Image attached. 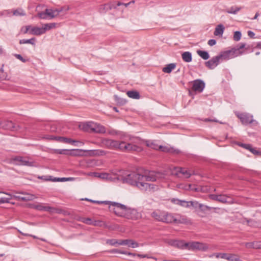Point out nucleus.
I'll return each instance as SVG.
<instances>
[{
  "label": "nucleus",
  "instance_id": "obj_1",
  "mask_svg": "<svg viewBox=\"0 0 261 261\" xmlns=\"http://www.w3.org/2000/svg\"><path fill=\"white\" fill-rule=\"evenodd\" d=\"M157 176L153 171H150L147 174L142 175L133 172L127 174L125 176L118 177V180H122L123 182L135 186L139 189L144 191H154L155 185L146 182V181H154Z\"/></svg>",
  "mask_w": 261,
  "mask_h": 261
},
{
  "label": "nucleus",
  "instance_id": "obj_2",
  "mask_svg": "<svg viewBox=\"0 0 261 261\" xmlns=\"http://www.w3.org/2000/svg\"><path fill=\"white\" fill-rule=\"evenodd\" d=\"M101 144L106 148L112 149H119L123 151H140L141 150V147L136 144L125 142H119L118 141L109 139H103L101 140Z\"/></svg>",
  "mask_w": 261,
  "mask_h": 261
},
{
  "label": "nucleus",
  "instance_id": "obj_3",
  "mask_svg": "<svg viewBox=\"0 0 261 261\" xmlns=\"http://www.w3.org/2000/svg\"><path fill=\"white\" fill-rule=\"evenodd\" d=\"M3 193L7 195L8 197H2L0 196V204L6 203L7 204V207L10 208H13L14 206L17 205L18 203L14 201H13V199L22 200V201H29L32 200L36 198V196L34 195L28 193L22 192L19 193V195H12L10 193L2 192Z\"/></svg>",
  "mask_w": 261,
  "mask_h": 261
},
{
  "label": "nucleus",
  "instance_id": "obj_4",
  "mask_svg": "<svg viewBox=\"0 0 261 261\" xmlns=\"http://www.w3.org/2000/svg\"><path fill=\"white\" fill-rule=\"evenodd\" d=\"M152 217L159 221L165 223H186L185 218L175 213H151Z\"/></svg>",
  "mask_w": 261,
  "mask_h": 261
},
{
  "label": "nucleus",
  "instance_id": "obj_5",
  "mask_svg": "<svg viewBox=\"0 0 261 261\" xmlns=\"http://www.w3.org/2000/svg\"><path fill=\"white\" fill-rule=\"evenodd\" d=\"M245 46V43H241L237 48H232L230 50L222 51L218 56L221 62L232 59L243 54L244 51H241V49L244 48Z\"/></svg>",
  "mask_w": 261,
  "mask_h": 261
},
{
  "label": "nucleus",
  "instance_id": "obj_6",
  "mask_svg": "<svg viewBox=\"0 0 261 261\" xmlns=\"http://www.w3.org/2000/svg\"><path fill=\"white\" fill-rule=\"evenodd\" d=\"M95 203H106L109 204V211H113V212H116V211H136L137 210L135 208L128 207L127 206L123 204L112 202V201H92Z\"/></svg>",
  "mask_w": 261,
  "mask_h": 261
},
{
  "label": "nucleus",
  "instance_id": "obj_7",
  "mask_svg": "<svg viewBox=\"0 0 261 261\" xmlns=\"http://www.w3.org/2000/svg\"><path fill=\"white\" fill-rule=\"evenodd\" d=\"M62 10L63 9L62 8L60 9H46L45 11L39 13L38 14V16L40 19H52L58 16L59 13L61 12Z\"/></svg>",
  "mask_w": 261,
  "mask_h": 261
},
{
  "label": "nucleus",
  "instance_id": "obj_8",
  "mask_svg": "<svg viewBox=\"0 0 261 261\" xmlns=\"http://www.w3.org/2000/svg\"><path fill=\"white\" fill-rule=\"evenodd\" d=\"M84 128L87 131L96 133H105L106 132V129L103 126L93 122H88L85 123Z\"/></svg>",
  "mask_w": 261,
  "mask_h": 261
},
{
  "label": "nucleus",
  "instance_id": "obj_9",
  "mask_svg": "<svg viewBox=\"0 0 261 261\" xmlns=\"http://www.w3.org/2000/svg\"><path fill=\"white\" fill-rule=\"evenodd\" d=\"M188 250H199L202 251H205L208 249V246L205 243L192 241L188 242Z\"/></svg>",
  "mask_w": 261,
  "mask_h": 261
},
{
  "label": "nucleus",
  "instance_id": "obj_10",
  "mask_svg": "<svg viewBox=\"0 0 261 261\" xmlns=\"http://www.w3.org/2000/svg\"><path fill=\"white\" fill-rule=\"evenodd\" d=\"M12 162L14 164L19 166H27L29 167L35 166V162L25 157H15L12 159Z\"/></svg>",
  "mask_w": 261,
  "mask_h": 261
},
{
  "label": "nucleus",
  "instance_id": "obj_11",
  "mask_svg": "<svg viewBox=\"0 0 261 261\" xmlns=\"http://www.w3.org/2000/svg\"><path fill=\"white\" fill-rule=\"evenodd\" d=\"M237 116L240 119L242 123L244 125H248L254 122L255 124H257V122L253 119V116L250 114L238 113Z\"/></svg>",
  "mask_w": 261,
  "mask_h": 261
},
{
  "label": "nucleus",
  "instance_id": "obj_12",
  "mask_svg": "<svg viewBox=\"0 0 261 261\" xmlns=\"http://www.w3.org/2000/svg\"><path fill=\"white\" fill-rule=\"evenodd\" d=\"M171 174L179 177L183 176L185 178H189L192 175V174L186 169L178 167H174L171 171Z\"/></svg>",
  "mask_w": 261,
  "mask_h": 261
},
{
  "label": "nucleus",
  "instance_id": "obj_13",
  "mask_svg": "<svg viewBox=\"0 0 261 261\" xmlns=\"http://www.w3.org/2000/svg\"><path fill=\"white\" fill-rule=\"evenodd\" d=\"M168 244L172 246L180 249L187 250L188 249V242H186L183 240H171L169 241Z\"/></svg>",
  "mask_w": 261,
  "mask_h": 261
},
{
  "label": "nucleus",
  "instance_id": "obj_14",
  "mask_svg": "<svg viewBox=\"0 0 261 261\" xmlns=\"http://www.w3.org/2000/svg\"><path fill=\"white\" fill-rule=\"evenodd\" d=\"M221 62L219 56L213 57L209 61L205 62V66L210 69H214Z\"/></svg>",
  "mask_w": 261,
  "mask_h": 261
},
{
  "label": "nucleus",
  "instance_id": "obj_15",
  "mask_svg": "<svg viewBox=\"0 0 261 261\" xmlns=\"http://www.w3.org/2000/svg\"><path fill=\"white\" fill-rule=\"evenodd\" d=\"M204 87L205 84L201 80H196L193 82L192 90L194 91L201 92Z\"/></svg>",
  "mask_w": 261,
  "mask_h": 261
},
{
  "label": "nucleus",
  "instance_id": "obj_16",
  "mask_svg": "<svg viewBox=\"0 0 261 261\" xmlns=\"http://www.w3.org/2000/svg\"><path fill=\"white\" fill-rule=\"evenodd\" d=\"M191 207L195 208V210H197V209H199L200 211H201L210 210L209 207L203 204L199 203L197 201H189V208Z\"/></svg>",
  "mask_w": 261,
  "mask_h": 261
},
{
  "label": "nucleus",
  "instance_id": "obj_17",
  "mask_svg": "<svg viewBox=\"0 0 261 261\" xmlns=\"http://www.w3.org/2000/svg\"><path fill=\"white\" fill-rule=\"evenodd\" d=\"M1 126L5 129L11 130H16L18 129L19 127L18 125H15L12 121H5L0 124Z\"/></svg>",
  "mask_w": 261,
  "mask_h": 261
},
{
  "label": "nucleus",
  "instance_id": "obj_18",
  "mask_svg": "<svg viewBox=\"0 0 261 261\" xmlns=\"http://www.w3.org/2000/svg\"><path fill=\"white\" fill-rule=\"evenodd\" d=\"M117 216L127 219L137 220L141 217V213H115Z\"/></svg>",
  "mask_w": 261,
  "mask_h": 261
},
{
  "label": "nucleus",
  "instance_id": "obj_19",
  "mask_svg": "<svg viewBox=\"0 0 261 261\" xmlns=\"http://www.w3.org/2000/svg\"><path fill=\"white\" fill-rule=\"evenodd\" d=\"M247 248L261 249V241H253L251 242L242 243Z\"/></svg>",
  "mask_w": 261,
  "mask_h": 261
},
{
  "label": "nucleus",
  "instance_id": "obj_20",
  "mask_svg": "<svg viewBox=\"0 0 261 261\" xmlns=\"http://www.w3.org/2000/svg\"><path fill=\"white\" fill-rule=\"evenodd\" d=\"M219 197L218 201L222 203L231 204L234 202V199L230 196L226 195H219Z\"/></svg>",
  "mask_w": 261,
  "mask_h": 261
},
{
  "label": "nucleus",
  "instance_id": "obj_21",
  "mask_svg": "<svg viewBox=\"0 0 261 261\" xmlns=\"http://www.w3.org/2000/svg\"><path fill=\"white\" fill-rule=\"evenodd\" d=\"M32 207L35 210L39 211H49L53 210L51 207L44 204H34Z\"/></svg>",
  "mask_w": 261,
  "mask_h": 261
},
{
  "label": "nucleus",
  "instance_id": "obj_22",
  "mask_svg": "<svg viewBox=\"0 0 261 261\" xmlns=\"http://www.w3.org/2000/svg\"><path fill=\"white\" fill-rule=\"evenodd\" d=\"M82 221L87 224L93 225L94 226H101L103 224V222L101 221H93L91 219L89 218H83Z\"/></svg>",
  "mask_w": 261,
  "mask_h": 261
},
{
  "label": "nucleus",
  "instance_id": "obj_23",
  "mask_svg": "<svg viewBox=\"0 0 261 261\" xmlns=\"http://www.w3.org/2000/svg\"><path fill=\"white\" fill-rule=\"evenodd\" d=\"M171 202L173 203L180 205L182 207L189 208V201L180 200L178 199L173 198Z\"/></svg>",
  "mask_w": 261,
  "mask_h": 261
},
{
  "label": "nucleus",
  "instance_id": "obj_24",
  "mask_svg": "<svg viewBox=\"0 0 261 261\" xmlns=\"http://www.w3.org/2000/svg\"><path fill=\"white\" fill-rule=\"evenodd\" d=\"M52 139L56 140L57 141L65 143L73 144L76 142L75 140L64 137H54Z\"/></svg>",
  "mask_w": 261,
  "mask_h": 261
},
{
  "label": "nucleus",
  "instance_id": "obj_25",
  "mask_svg": "<svg viewBox=\"0 0 261 261\" xmlns=\"http://www.w3.org/2000/svg\"><path fill=\"white\" fill-rule=\"evenodd\" d=\"M124 5L125 6V7L127 6L129 4L127 3V4H124L122 3H120V2H118L116 5H115L114 4H105L103 5H102L100 7V9H103V10H111L113 8H115L116 9L117 8V7L118 6H120L121 5Z\"/></svg>",
  "mask_w": 261,
  "mask_h": 261
},
{
  "label": "nucleus",
  "instance_id": "obj_26",
  "mask_svg": "<svg viewBox=\"0 0 261 261\" xmlns=\"http://www.w3.org/2000/svg\"><path fill=\"white\" fill-rule=\"evenodd\" d=\"M30 33L34 35H40L44 33V30L43 28L32 27L30 31Z\"/></svg>",
  "mask_w": 261,
  "mask_h": 261
},
{
  "label": "nucleus",
  "instance_id": "obj_27",
  "mask_svg": "<svg viewBox=\"0 0 261 261\" xmlns=\"http://www.w3.org/2000/svg\"><path fill=\"white\" fill-rule=\"evenodd\" d=\"M225 28L222 24L218 25L215 28L214 35L215 36H222L223 34Z\"/></svg>",
  "mask_w": 261,
  "mask_h": 261
},
{
  "label": "nucleus",
  "instance_id": "obj_28",
  "mask_svg": "<svg viewBox=\"0 0 261 261\" xmlns=\"http://www.w3.org/2000/svg\"><path fill=\"white\" fill-rule=\"evenodd\" d=\"M182 60L187 63L190 62L192 61V54L189 51H185L181 55Z\"/></svg>",
  "mask_w": 261,
  "mask_h": 261
},
{
  "label": "nucleus",
  "instance_id": "obj_29",
  "mask_svg": "<svg viewBox=\"0 0 261 261\" xmlns=\"http://www.w3.org/2000/svg\"><path fill=\"white\" fill-rule=\"evenodd\" d=\"M175 63L169 64L163 68L162 71L165 73H169L175 68Z\"/></svg>",
  "mask_w": 261,
  "mask_h": 261
},
{
  "label": "nucleus",
  "instance_id": "obj_30",
  "mask_svg": "<svg viewBox=\"0 0 261 261\" xmlns=\"http://www.w3.org/2000/svg\"><path fill=\"white\" fill-rule=\"evenodd\" d=\"M127 96L132 98L138 99L140 98V94L136 91H128L126 93Z\"/></svg>",
  "mask_w": 261,
  "mask_h": 261
},
{
  "label": "nucleus",
  "instance_id": "obj_31",
  "mask_svg": "<svg viewBox=\"0 0 261 261\" xmlns=\"http://www.w3.org/2000/svg\"><path fill=\"white\" fill-rule=\"evenodd\" d=\"M197 54L203 60H207L210 58L208 53L206 51L198 50H197Z\"/></svg>",
  "mask_w": 261,
  "mask_h": 261
},
{
  "label": "nucleus",
  "instance_id": "obj_32",
  "mask_svg": "<svg viewBox=\"0 0 261 261\" xmlns=\"http://www.w3.org/2000/svg\"><path fill=\"white\" fill-rule=\"evenodd\" d=\"M178 188L180 189H182L185 190H192L194 191H198V189L197 188H194L192 187V185L191 184H189L187 185H184L180 184L178 185Z\"/></svg>",
  "mask_w": 261,
  "mask_h": 261
},
{
  "label": "nucleus",
  "instance_id": "obj_33",
  "mask_svg": "<svg viewBox=\"0 0 261 261\" xmlns=\"http://www.w3.org/2000/svg\"><path fill=\"white\" fill-rule=\"evenodd\" d=\"M226 259L229 261H242L238 255L234 254H227Z\"/></svg>",
  "mask_w": 261,
  "mask_h": 261
},
{
  "label": "nucleus",
  "instance_id": "obj_34",
  "mask_svg": "<svg viewBox=\"0 0 261 261\" xmlns=\"http://www.w3.org/2000/svg\"><path fill=\"white\" fill-rule=\"evenodd\" d=\"M13 14L14 16H23L25 15L24 11L21 8H18L17 9L13 11Z\"/></svg>",
  "mask_w": 261,
  "mask_h": 261
},
{
  "label": "nucleus",
  "instance_id": "obj_35",
  "mask_svg": "<svg viewBox=\"0 0 261 261\" xmlns=\"http://www.w3.org/2000/svg\"><path fill=\"white\" fill-rule=\"evenodd\" d=\"M146 145L152 149L159 150L160 145L156 144L155 142L147 141L146 142Z\"/></svg>",
  "mask_w": 261,
  "mask_h": 261
},
{
  "label": "nucleus",
  "instance_id": "obj_36",
  "mask_svg": "<svg viewBox=\"0 0 261 261\" xmlns=\"http://www.w3.org/2000/svg\"><path fill=\"white\" fill-rule=\"evenodd\" d=\"M82 150L80 149H73L71 150H69V155L72 156H81L82 155L81 152Z\"/></svg>",
  "mask_w": 261,
  "mask_h": 261
},
{
  "label": "nucleus",
  "instance_id": "obj_37",
  "mask_svg": "<svg viewBox=\"0 0 261 261\" xmlns=\"http://www.w3.org/2000/svg\"><path fill=\"white\" fill-rule=\"evenodd\" d=\"M56 25V24L55 23H49L44 24L42 28L44 30V33L47 30H49L55 28Z\"/></svg>",
  "mask_w": 261,
  "mask_h": 261
},
{
  "label": "nucleus",
  "instance_id": "obj_38",
  "mask_svg": "<svg viewBox=\"0 0 261 261\" xmlns=\"http://www.w3.org/2000/svg\"><path fill=\"white\" fill-rule=\"evenodd\" d=\"M35 38H32L31 39H22V40H20V41H19V43L20 44H27V43H29V44H35Z\"/></svg>",
  "mask_w": 261,
  "mask_h": 261
},
{
  "label": "nucleus",
  "instance_id": "obj_39",
  "mask_svg": "<svg viewBox=\"0 0 261 261\" xmlns=\"http://www.w3.org/2000/svg\"><path fill=\"white\" fill-rule=\"evenodd\" d=\"M240 10V8L238 7H231L229 9H227L226 10V12L230 14H236L239 10Z\"/></svg>",
  "mask_w": 261,
  "mask_h": 261
},
{
  "label": "nucleus",
  "instance_id": "obj_40",
  "mask_svg": "<svg viewBox=\"0 0 261 261\" xmlns=\"http://www.w3.org/2000/svg\"><path fill=\"white\" fill-rule=\"evenodd\" d=\"M215 256L217 258H221L226 259L227 254L225 253H214L211 256Z\"/></svg>",
  "mask_w": 261,
  "mask_h": 261
},
{
  "label": "nucleus",
  "instance_id": "obj_41",
  "mask_svg": "<svg viewBox=\"0 0 261 261\" xmlns=\"http://www.w3.org/2000/svg\"><path fill=\"white\" fill-rule=\"evenodd\" d=\"M242 36V34L240 31H236L233 35V40L236 41H239Z\"/></svg>",
  "mask_w": 261,
  "mask_h": 261
},
{
  "label": "nucleus",
  "instance_id": "obj_42",
  "mask_svg": "<svg viewBox=\"0 0 261 261\" xmlns=\"http://www.w3.org/2000/svg\"><path fill=\"white\" fill-rule=\"evenodd\" d=\"M129 241L130 242H129V243L128 245V247H130L134 248H137L139 246L138 243L137 242H136V241L132 240H129Z\"/></svg>",
  "mask_w": 261,
  "mask_h": 261
},
{
  "label": "nucleus",
  "instance_id": "obj_43",
  "mask_svg": "<svg viewBox=\"0 0 261 261\" xmlns=\"http://www.w3.org/2000/svg\"><path fill=\"white\" fill-rule=\"evenodd\" d=\"M128 254L133 256H138L141 258H150L147 254H134L132 253H128Z\"/></svg>",
  "mask_w": 261,
  "mask_h": 261
},
{
  "label": "nucleus",
  "instance_id": "obj_44",
  "mask_svg": "<svg viewBox=\"0 0 261 261\" xmlns=\"http://www.w3.org/2000/svg\"><path fill=\"white\" fill-rule=\"evenodd\" d=\"M56 152L61 154H68L69 150L67 149H57L56 150Z\"/></svg>",
  "mask_w": 261,
  "mask_h": 261
},
{
  "label": "nucleus",
  "instance_id": "obj_45",
  "mask_svg": "<svg viewBox=\"0 0 261 261\" xmlns=\"http://www.w3.org/2000/svg\"><path fill=\"white\" fill-rule=\"evenodd\" d=\"M159 150L163 152H170L171 149L167 146L160 145Z\"/></svg>",
  "mask_w": 261,
  "mask_h": 261
},
{
  "label": "nucleus",
  "instance_id": "obj_46",
  "mask_svg": "<svg viewBox=\"0 0 261 261\" xmlns=\"http://www.w3.org/2000/svg\"><path fill=\"white\" fill-rule=\"evenodd\" d=\"M14 56L18 60H20L23 63H25L28 60L24 59L21 55L19 54H15Z\"/></svg>",
  "mask_w": 261,
  "mask_h": 261
},
{
  "label": "nucleus",
  "instance_id": "obj_47",
  "mask_svg": "<svg viewBox=\"0 0 261 261\" xmlns=\"http://www.w3.org/2000/svg\"><path fill=\"white\" fill-rule=\"evenodd\" d=\"M244 220L246 221L247 224L250 226H255L256 222L252 220H248L247 219H244Z\"/></svg>",
  "mask_w": 261,
  "mask_h": 261
},
{
  "label": "nucleus",
  "instance_id": "obj_48",
  "mask_svg": "<svg viewBox=\"0 0 261 261\" xmlns=\"http://www.w3.org/2000/svg\"><path fill=\"white\" fill-rule=\"evenodd\" d=\"M54 181H66L67 177H63V178H55L52 180Z\"/></svg>",
  "mask_w": 261,
  "mask_h": 261
},
{
  "label": "nucleus",
  "instance_id": "obj_49",
  "mask_svg": "<svg viewBox=\"0 0 261 261\" xmlns=\"http://www.w3.org/2000/svg\"><path fill=\"white\" fill-rule=\"evenodd\" d=\"M210 197L211 199L218 201V198L219 197V195L212 194V195H210Z\"/></svg>",
  "mask_w": 261,
  "mask_h": 261
},
{
  "label": "nucleus",
  "instance_id": "obj_50",
  "mask_svg": "<svg viewBox=\"0 0 261 261\" xmlns=\"http://www.w3.org/2000/svg\"><path fill=\"white\" fill-rule=\"evenodd\" d=\"M109 175L108 173H104L101 174L99 177L103 179H108L109 178Z\"/></svg>",
  "mask_w": 261,
  "mask_h": 261
},
{
  "label": "nucleus",
  "instance_id": "obj_51",
  "mask_svg": "<svg viewBox=\"0 0 261 261\" xmlns=\"http://www.w3.org/2000/svg\"><path fill=\"white\" fill-rule=\"evenodd\" d=\"M207 43L210 46H213L216 44V41L215 39H210L208 41Z\"/></svg>",
  "mask_w": 261,
  "mask_h": 261
},
{
  "label": "nucleus",
  "instance_id": "obj_52",
  "mask_svg": "<svg viewBox=\"0 0 261 261\" xmlns=\"http://www.w3.org/2000/svg\"><path fill=\"white\" fill-rule=\"evenodd\" d=\"M247 34L249 37H250L251 38H255V34L254 32H253L251 31H248L247 32Z\"/></svg>",
  "mask_w": 261,
  "mask_h": 261
},
{
  "label": "nucleus",
  "instance_id": "obj_53",
  "mask_svg": "<svg viewBox=\"0 0 261 261\" xmlns=\"http://www.w3.org/2000/svg\"><path fill=\"white\" fill-rule=\"evenodd\" d=\"M32 27L31 25H27L25 27V30L24 31L23 33L24 34H26L28 32L30 33V30H31V28Z\"/></svg>",
  "mask_w": 261,
  "mask_h": 261
},
{
  "label": "nucleus",
  "instance_id": "obj_54",
  "mask_svg": "<svg viewBox=\"0 0 261 261\" xmlns=\"http://www.w3.org/2000/svg\"><path fill=\"white\" fill-rule=\"evenodd\" d=\"M240 145L248 150H250V149L251 148V146L250 144H242Z\"/></svg>",
  "mask_w": 261,
  "mask_h": 261
},
{
  "label": "nucleus",
  "instance_id": "obj_55",
  "mask_svg": "<svg viewBox=\"0 0 261 261\" xmlns=\"http://www.w3.org/2000/svg\"><path fill=\"white\" fill-rule=\"evenodd\" d=\"M96 154L98 155H103L106 153L105 151L104 150H96Z\"/></svg>",
  "mask_w": 261,
  "mask_h": 261
},
{
  "label": "nucleus",
  "instance_id": "obj_56",
  "mask_svg": "<svg viewBox=\"0 0 261 261\" xmlns=\"http://www.w3.org/2000/svg\"><path fill=\"white\" fill-rule=\"evenodd\" d=\"M251 152H252L253 154H259V152L257 151H256V150H255L253 148H252V147L249 150Z\"/></svg>",
  "mask_w": 261,
  "mask_h": 261
},
{
  "label": "nucleus",
  "instance_id": "obj_57",
  "mask_svg": "<svg viewBox=\"0 0 261 261\" xmlns=\"http://www.w3.org/2000/svg\"><path fill=\"white\" fill-rule=\"evenodd\" d=\"M123 245H127L128 246L129 242H130V241H129V240H123Z\"/></svg>",
  "mask_w": 261,
  "mask_h": 261
},
{
  "label": "nucleus",
  "instance_id": "obj_58",
  "mask_svg": "<svg viewBox=\"0 0 261 261\" xmlns=\"http://www.w3.org/2000/svg\"><path fill=\"white\" fill-rule=\"evenodd\" d=\"M110 244L112 245H115L116 244H117V241L112 240L110 241Z\"/></svg>",
  "mask_w": 261,
  "mask_h": 261
},
{
  "label": "nucleus",
  "instance_id": "obj_59",
  "mask_svg": "<svg viewBox=\"0 0 261 261\" xmlns=\"http://www.w3.org/2000/svg\"><path fill=\"white\" fill-rule=\"evenodd\" d=\"M255 47L261 49V42H257Z\"/></svg>",
  "mask_w": 261,
  "mask_h": 261
},
{
  "label": "nucleus",
  "instance_id": "obj_60",
  "mask_svg": "<svg viewBox=\"0 0 261 261\" xmlns=\"http://www.w3.org/2000/svg\"><path fill=\"white\" fill-rule=\"evenodd\" d=\"M117 244L120 245H123V240H119V241H117Z\"/></svg>",
  "mask_w": 261,
  "mask_h": 261
},
{
  "label": "nucleus",
  "instance_id": "obj_61",
  "mask_svg": "<svg viewBox=\"0 0 261 261\" xmlns=\"http://www.w3.org/2000/svg\"><path fill=\"white\" fill-rule=\"evenodd\" d=\"M251 47H252V45H248L247 47L245 46V50H249Z\"/></svg>",
  "mask_w": 261,
  "mask_h": 261
},
{
  "label": "nucleus",
  "instance_id": "obj_62",
  "mask_svg": "<svg viewBox=\"0 0 261 261\" xmlns=\"http://www.w3.org/2000/svg\"><path fill=\"white\" fill-rule=\"evenodd\" d=\"M74 178L73 177H67V181H72L74 180Z\"/></svg>",
  "mask_w": 261,
  "mask_h": 261
},
{
  "label": "nucleus",
  "instance_id": "obj_63",
  "mask_svg": "<svg viewBox=\"0 0 261 261\" xmlns=\"http://www.w3.org/2000/svg\"><path fill=\"white\" fill-rule=\"evenodd\" d=\"M258 16H259V13L258 12L256 13V14L253 18V19H257V18L258 17Z\"/></svg>",
  "mask_w": 261,
  "mask_h": 261
},
{
  "label": "nucleus",
  "instance_id": "obj_64",
  "mask_svg": "<svg viewBox=\"0 0 261 261\" xmlns=\"http://www.w3.org/2000/svg\"><path fill=\"white\" fill-rule=\"evenodd\" d=\"M6 76H5L4 75L2 77H0L1 81L6 80Z\"/></svg>",
  "mask_w": 261,
  "mask_h": 261
}]
</instances>
